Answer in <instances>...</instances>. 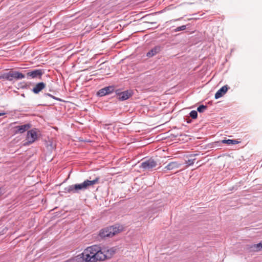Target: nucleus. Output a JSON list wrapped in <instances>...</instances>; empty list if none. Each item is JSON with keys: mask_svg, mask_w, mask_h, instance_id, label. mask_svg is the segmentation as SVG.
<instances>
[{"mask_svg": "<svg viewBox=\"0 0 262 262\" xmlns=\"http://www.w3.org/2000/svg\"><path fill=\"white\" fill-rule=\"evenodd\" d=\"M228 88L227 85H224L215 94L216 99L222 97L228 91Z\"/></svg>", "mask_w": 262, "mask_h": 262, "instance_id": "nucleus-13", "label": "nucleus"}, {"mask_svg": "<svg viewBox=\"0 0 262 262\" xmlns=\"http://www.w3.org/2000/svg\"><path fill=\"white\" fill-rule=\"evenodd\" d=\"M207 108V106L206 105H201L200 106H199L198 108H197V111L200 112V113H202Z\"/></svg>", "mask_w": 262, "mask_h": 262, "instance_id": "nucleus-17", "label": "nucleus"}, {"mask_svg": "<svg viewBox=\"0 0 262 262\" xmlns=\"http://www.w3.org/2000/svg\"><path fill=\"white\" fill-rule=\"evenodd\" d=\"M250 251H259L262 250V247H250Z\"/></svg>", "mask_w": 262, "mask_h": 262, "instance_id": "nucleus-19", "label": "nucleus"}, {"mask_svg": "<svg viewBox=\"0 0 262 262\" xmlns=\"http://www.w3.org/2000/svg\"><path fill=\"white\" fill-rule=\"evenodd\" d=\"M46 86V84L43 82L38 83L33 88L32 91L35 94L39 93L42 90H43Z\"/></svg>", "mask_w": 262, "mask_h": 262, "instance_id": "nucleus-14", "label": "nucleus"}, {"mask_svg": "<svg viewBox=\"0 0 262 262\" xmlns=\"http://www.w3.org/2000/svg\"><path fill=\"white\" fill-rule=\"evenodd\" d=\"M25 77V76L24 74L19 72L10 71L2 74L0 78L8 81H12L13 79H21L24 78Z\"/></svg>", "mask_w": 262, "mask_h": 262, "instance_id": "nucleus-4", "label": "nucleus"}, {"mask_svg": "<svg viewBox=\"0 0 262 262\" xmlns=\"http://www.w3.org/2000/svg\"><path fill=\"white\" fill-rule=\"evenodd\" d=\"M45 95H47V96H48L49 97H51L53 98L54 99H57L56 98H55V97L52 96V95H51V94H50L49 93L46 94Z\"/></svg>", "mask_w": 262, "mask_h": 262, "instance_id": "nucleus-21", "label": "nucleus"}, {"mask_svg": "<svg viewBox=\"0 0 262 262\" xmlns=\"http://www.w3.org/2000/svg\"><path fill=\"white\" fill-rule=\"evenodd\" d=\"M43 73V70L42 69H35L28 72L27 73V76L31 78H38L40 79Z\"/></svg>", "mask_w": 262, "mask_h": 262, "instance_id": "nucleus-7", "label": "nucleus"}, {"mask_svg": "<svg viewBox=\"0 0 262 262\" xmlns=\"http://www.w3.org/2000/svg\"><path fill=\"white\" fill-rule=\"evenodd\" d=\"M4 114H5V113H0V116L3 115H4Z\"/></svg>", "mask_w": 262, "mask_h": 262, "instance_id": "nucleus-24", "label": "nucleus"}, {"mask_svg": "<svg viewBox=\"0 0 262 262\" xmlns=\"http://www.w3.org/2000/svg\"><path fill=\"white\" fill-rule=\"evenodd\" d=\"M37 138V134L36 128L32 129L27 133V140L24 143L25 145H28L34 142Z\"/></svg>", "mask_w": 262, "mask_h": 262, "instance_id": "nucleus-5", "label": "nucleus"}, {"mask_svg": "<svg viewBox=\"0 0 262 262\" xmlns=\"http://www.w3.org/2000/svg\"><path fill=\"white\" fill-rule=\"evenodd\" d=\"M99 180V177H97L93 180H86L81 183L69 185L65 188V192L69 193H79L81 191H84L90 187L98 184Z\"/></svg>", "mask_w": 262, "mask_h": 262, "instance_id": "nucleus-2", "label": "nucleus"}, {"mask_svg": "<svg viewBox=\"0 0 262 262\" xmlns=\"http://www.w3.org/2000/svg\"><path fill=\"white\" fill-rule=\"evenodd\" d=\"M157 165V162L154 159L150 158L142 162L140 166V168L145 170H150L155 167Z\"/></svg>", "mask_w": 262, "mask_h": 262, "instance_id": "nucleus-6", "label": "nucleus"}, {"mask_svg": "<svg viewBox=\"0 0 262 262\" xmlns=\"http://www.w3.org/2000/svg\"><path fill=\"white\" fill-rule=\"evenodd\" d=\"M253 246H262V241L258 244H254Z\"/></svg>", "mask_w": 262, "mask_h": 262, "instance_id": "nucleus-22", "label": "nucleus"}, {"mask_svg": "<svg viewBox=\"0 0 262 262\" xmlns=\"http://www.w3.org/2000/svg\"><path fill=\"white\" fill-rule=\"evenodd\" d=\"M180 164L176 162H171L166 166L163 169L164 172H167L169 170H171L180 167Z\"/></svg>", "mask_w": 262, "mask_h": 262, "instance_id": "nucleus-11", "label": "nucleus"}, {"mask_svg": "<svg viewBox=\"0 0 262 262\" xmlns=\"http://www.w3.org/2000/svg\"><path fill=\"white\" fill-rule=\"evenodd\" d=\"M189 115L192 119H196L198 117V113L196 111H192L189 113Z\"/></svg>", "mask_w": 262, "mask_h": 262, "instance_id": "nucleus-16", "label": "nucleus"}, {"mask_svg": "<svg viewBox=\"0 0 262 262\" xmlns=\"http://www.w3.org/2000/svg\"><path fill=\"white\" fill-rule=\"evenodd\" d=\"M186 29V26L185 25H183L182 26H180V27H177V28H176L174 30V31L175 32H179V31H183V30H184Z\"/></svg>", "mask_w": 262, "mask_h": 262, "instance_id": "nucleus-18", "label": "nucleus"}, {"mask_svg": "<svg viewBox=\"0 0 262 262\" xmlns=\"http://www.w3.org/2000/svg\"><path fill=\"white\" fill-rule=\"evenodd\" d=\"M114 247H103L99 250H94L93 247H87L82 253L78 254L72 259V262H96L103 261L110 258L115 253Z\"/></svg>", "mask_w": 262, "mask_h": 262, "instance_id": "nucleus-1", "label": "nucleus"}, {"mask_svg": "<svg viewBox=\"0 0 262 262\" xmlns=\"http://www.w3.org/2000/svg\"><path fill=\"white\" fill-rule=\"evenodd\" d=\"M119 100H125L132 96V93L129 91H125L124 92L118 93Z\"/></svg>", "mask_w": 262, "mask_h": 262, "instance_id": "nucleus-12", "label": "nucleus"}, {"mask_svg": "<svg viewBox=\"0 0 262 262\" xmlns=\"http://www.w3.org/2000/svg\"><path fill=\"white\" fill-rule=\"evenodd\" d=\"M122 230V227L111 226L101 230L99 235L101 238L112 237Z\"/></svg>", "mask_w": 262, "mask_h": 262, "instance_id": "nucleus-3", "label": "nucleus"}, {"mask_svg": "<svg viewBox=\"0 0 262 262\" xmlns=\"http://www.w3.org/2000/svg\"><path fill=\"white\" fill-rule=\"evenodd\" d=\"M195 159H189L187 161H186V163L188 166H190L193 164L194 162Z\"/></svg>", "mask_w": 262, "mask_h": 262, "instance_id": "nucleus-20", "label": "nucleus"}, {"mask_svg": "<svg viewBox=\"0 0 262 262\" xmlns=\"http://www.w3.org/2000/svg\"><path fill=\"white\" fill-rule=\"evenodd\" d=\"M31 127L30 124H26L24 125L16 126L15 127L16 129L15 133H23L26 130H28Z\"/></svg>", "mask_w": 262, "mask_h": 262, "instance_id": "nucleus-10", "label": "nucleus"}, {"mask_svg": "<svg viewBox=\"0 0 262 262\" xmlns=\"http://www.w3.org/2000/svg\"><path fill=\"white\" fill-rule=\"evenodd\" d=\"M3 194V190L0 188V196H1Z\"/></svg>", "mask_w": 262, "mask_h": 262, "instance_id": "nucleus-23", "label": "nucleus"}, {"mask_svg": "<svg viewBox=\"0 0 262 262\" xmlns=\"http://www.w3.org/2000/svg\"><path fill=\"white\" fill-rule=\"evenodd\" d=\"M161 50L160 46H156L152 48L146 53V56L148 58H150L159 53Z\"/></svg>", "mask_w": 262, "mask_h": 262, "instance_id": "nucleus-9", "label": "nucleus"}, {"mask_svg": "<svg viewBox=\"0 0 262 262\" xmlns=\"http://www.w3.org/2000/svg\"><path fill=\"white\" fill-rule=\"evenodd\" d=\"M114 87L112 86H106L101 89L97 92V95L102 97L112 93L114 91Z\"/></svg>", "mask_w": 262, "mask_h": 262, "instance_id": "nucleus-8", "label": "nucleus"}, {"mask_svg": "<svg viewBox=\"0 0 262 262\" xmlns=\"http://www.w3.org/2000/svg\"><path fill=\"white\" fill-rule=\"evenodd\" d=\"M221 142L222 143H226L228 145H235L239 143L237 140L233 139L223 140Z\"/></svg>", "mask_w": 262, "mask_h": 262, "instance_id": "nucleus-15", "label": "nucleus"}]
</instances>
